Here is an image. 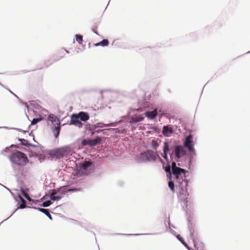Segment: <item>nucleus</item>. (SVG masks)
<instances>
[{
    "instance_id": "nucleus-1",
    "label": "nucleus",
    "mask_w": 250,
    "mask_h": 250,
    "mask_svg": "<svg viewBox=\"0 0 250 250\" xmlns=\"http://www.w3.org/2000/svg\"><path fill=\"white\" fill-rule=\"evenodd\" d=\"M176 185L179 188V199L183 202L187 203L188 202V193L187 191L188 186V180L186 178L181 180L180 181L175 182Z\"/></svg>"
},
{
    "instance_id": "nucleus-2",
    "label": "nucleus",
    "mask_w": 250,
    "mask_h": 250,
    "mask_svg": "<svg viewBox=\"0 0 250 250\" xmlns=\"http://www.w3.org/2000/svg\"><path fill=\"white\" fill-rule=\"evenodd\" d=\"M10 160L13 163L20 166H25L28 162L26 155L18 151L11 154Z\"/></svg>"
},
{
    "instance_id": "nucleus-3",
    "label": "nucleus",
    "mask_w": 250,
    "mask_h": 250,
    "mask_svg": "<svg viewBox=\"0 0 250 250\" xmlns=\"http://www.w3.org/2000/svg\"><path fill=\"white\" fill-rule=\"evenodd\" d=\"M171 168L175 182L180 181L181 180L186 178V174L188 173V171L184 169L177 167L175 162H173L172 163Z\"/></svg>"
},
{
    "instance_id": "nucleus-4",
    "label": "nucleus",
    "mask_w": 250,
    "mask_h": 250,
    "mask_svg": "<svg viewBox=\"0 0 250 250\" xmlns=\"http://www.w3.org/2000/svg\"><path fill=\"white\" fill-rule=\"evenodd\" d=\"M49 122H51L54 127L53 128V132L55 137L57 138L59 136L61 130L60 121L56 115L51 114L49 115L47 119L48 124H49Z\"/></svg>"
},
{
    "instance_id": "nucleus-5",
    "label": "nucleus",
    "mask_w": 250,
    "mask_h": 250,
    "mask_svg": "<svg viewBox=\"0 0 250 250\" xmlns=\"http://www.w3.org/2000/svg\"><path fill=\"white\" fill-rule=\"evenodd\" d=\"M71 151L70 147L65 146L52 151L50 154L53 157L60 159L68 155Z\"/></svg>"
},
{
    "instance_id": "nucleus-6",
    "label": "nucleus",
    "mask_w": 250,
    "mask_h": 250,
    "mask_svg": "<svg viewBox=\"0 0 250 250\" xmlns=\"http://www.w3.org/2000/svg\"><path fill=\"white\" fill-rule=\"evenodd\" d=\"M141 155L143 157L144 161H155L158 158L160 159L159 155L151 150H147L146 151L141 153Z\"/></svg>"
},
{
    "instance_id": "nucleus-7",
    "label": "nucleus",
    "mask_w": 250,
    "mask_h": 250,
    "mask_svg": "<svg viewBox=\"0 0 250 250\" xmlns=\"http://www.w3.org/2000/svg\"><path fill=\"white\" fill-rule=\"evenodd\" d=\"M92 165V163L90 161H85L82 164L80 167V171L83 174L88 175L91 172L90 167Z\"/></svg>"
},
{
    "instance_id": "nucleus-8",
    "label": "nucleus",
    "mask_w": 250,
    "mask_h": 250,
    "mask_svg": "<svg viewBox=\"0 0 250 250\" xmlns=\"http://www.w3.org/2000/svg\"><path fill=\"white\" fill-rule=\"evenodd\" d=\"M70 125H74L79 128L83 126V123L80 121V119L77 114H73L71 117Z\"/></svg>"
},
{
    "instance_id": "nucleus-9",
    "label": "nucleus",
    "mask_w": 250,
    "mask_h": 250,
    "mask_svg": "<svg viewBox=\"0 0 250 250\" xmlns=\"http://www.w3.org/2000/svg\"><path fill=\"white\" fill-rule=\"evenodd\" d=\"M174 152L176 157L177 158H180L186 154V151L184 146H177L175 147Z\"/></svg>"
},
{
    "instance_id": "nucleus-10",
    "label": "nucleus",
    "mask_w": 250,
    "mask_h": 250,
    "mask_svg": "<svg viewBox=\"0 0 250 250\" xmlns=\"http://www.w3.org/2000/svg\"><path fill=\"white\" fill-rule=\"evenodd\" d=\"M192 137L191 135H188L184 142V146L188 148L189 151L194 150L193 145L192 142Z\"/></svg>"
},
{
    "instance_id": "nucleus-11",
    "label": "nucleus",
    "mask_w": 250,
    "mask_h": 250,
    "mask_svg": "<svg viewBox=\"0 0 250 250\" xmlns=\"http://www.w3.org/2000/svg\"><path fill=\"white\" fill-rule=\"evenodd\" d=\"M79 118H80V120L85 122L89 120V116L88 114L87 113L84 112H80L78 114H77Z\"/></svg>"
},
{
    "instance_id": "nucleus-12",
    "label": "nucleus",
    "mask_w": 250,
    "mask_h": 250,
    "mask_svg": "<svg viewBox=\"0 0 250 250\" xmlns=\"http://www.w3.org/2000/svg\"><path fill=\"white\" fill-rule=\"evenodd\" d=\"M157 109H155L152 111H147L145 113L146 116L150 119H154L157 115Z\"/></svg>"
},
{
    "instance_id": "nucleus-13",
    "label": "nucleus",
    "mask_w": 250,
    "mask_h": 250,
    "mask_svg": "<svg viewBox=\"0 0 250 250\" xmlns=\"http://www.w3.org/2000/svg\"><path fill=\"white\" fill-rule=\"evenodd\" d=\"M162 132L164 136H168L169 134L173 133V130L171 127H169L168 126H164L163 128Z\"/></svg>"
},
{
    "instance_id": "nucleus-14",
    "label": "nucleus",
    "mask_w": 250,
    "mask_h": 250,
    "mask_svg": "<svg viewBox=\"0 0 250 250\" xmlns=\"http://www.w3.org/2000/svg\"><path fill=\"white\" fill-rule=\"evenodd\" d=\"M102 139L100 137H97L93 140H88V145L90 146H94L97 144L100 143Z\"/></svg>"
},
{
    "instance_id": "nucleus-15",
    "label": "nucleus",
    "mask_w": 250,
    "mask_h": 250,
    "mask_svg": "<svg viewBox=\"0 0 250 250\" xmlns=\"http://www.w3.org/2000/svg\"><path fill=\"white\" fill-rule=\"evenodd\" d=\"M144 118L140 115L139 116H135L132 117H131L130 123H133L136 122H139L142 121L144 120Z\"/></svg>"
},
{
    "instance_id": "nucleus-16",
    "label": "nucleus",
    "mask_w": 250,
    "mask_h": 250,
    "mask_svg": "<svg viewBox=\"0 0 250 250\" xmlns=\"http://www.w3.org/2000/svg\"><path fill=\"white\" fill-rule=\"evenodd\" d=\"M108 44H109L108 41L107 39H104L101 42H100L98 43H95L94 44V45L96 46H99V45H101L102 46H106L108 45Z\"/></svg>"
},
{
    "instance_id": "nucleus-17",
    "label": "nucleus",
    "mask_w": 250,
    "mask_h": 250,
    "mask_svg": "<svg viewBox=\"0 0 250 250\" xmlns=\"http://www.w3.org/2000/svg\"><path fill=\"white\" fill-rule=\"evenodd\" d=\"M151 147L154 149L155 150H156L159 146V144L155 140H152L150 143Z\"/></svg>"
},
{
    "instance_id": "nucleus-18",
    "label": "nucleus",
    "mask_w": 250,
    "mask_h": 250,
    "mask_svg": "<svg viewBox=\"0 0 250 250\" xmlns=\"http://www.w3.org/2000/svg\"><path fill=\"white\" fill-rule=\"evenodd\" d=\"M38 209L41 212L44 213L46 216H47L51 220H52V216L50 213L49 212L48 210L47 209L42 208H39Z\"/></svg>"
},
{
    "instance_id": "nucleus-19",
    "label": "nucleus",
    "mask_w": 250,
    "mask_h": 250,
    "mask_svg": "<svg viewBox=\"0 0 250 250\" xmlns=\"http://www.w3.org/2000/svg\"><path fill=\"white\" fill-rule=\"evenodd\" d=\"M56 194V192H53L50 196V199L53 201H58L60 200L61 198V197L59 196H56L55 194Z\"/></svg>"
},
{
    "instance_id": "nucleus-20",
    "label": "nucleus",
    "mask_w": 250,
    "mask_h": 250,
    "mask_svg": "<svg viewBox=\"0 0 250 250\" xmlns=\"http://www.w3.org/2000/svg\"><path fill=\"white\" fill-rule=\"evenodd\" d=\"M43 119V117H40L38 118H35L32 121L31 125H34L38 123V122L42 121Z\"/></svg>"
},
{
    "instance_id": "nucleus-21",
    "label": "nucleus",
    "mask_w": 250,
    "mask_h": 250,
    "mask_svg": "<svg viewBox=\"0 0 250 250\" xmlns=\"http://www.w3.org/2000/svg\"><path fill=\"white\" fill-rule=\"evenodd\" d=\"M168 187L172 192H174L175 191V185L173 182L169 181L168 182Z\"/></svg>"
},
{
    "instance_id": "nucleus-22",
    "label": "nucleus",
    "mask_w": 250,
    "mask_h": 250,
    "mask_svg": "<svg viewBox=\"0 0 250 250\" xmlns=\"http://www.w3.org/2000/svg\"><path fill=\"white\" fill-rule=\"evenodd\" d=\"M76 40L79 44H82L83 42V36L81 35H76Z\"/></svg>"
},
{
    "instance_id": "nucleus-23",
    "label": "nucleus",
    "mask_w": 250,
    "mask_h": 250,
    "mask_svg": "<svg viewBox=\"0 0 250 250\" xmlns=\"http://www.w3.org/2000/svg\"><path fill=\"white\" fill-rule=\"evenodd\" d=\"M169 150V145L167 142L164 143L163 152H167Z\"/></svg>"
},
{
    "instance_id": "nucleus-24",
    "label": "nucleus",
    "mask_w": 250,
    "mask_h": 250,
    "mask_svg": "<svg viewBox=\"0 0 250 250\" xmlns=\"http://www.w3.org/2000/svg\"><path fill=\"white\" fill-rule=\"evenodd\" d=\"M98 126L97 125H94V127L93 128V131L91 133L92 134H94L95 133H99L101 131H103V130H100V129L97 130L96 128Z\"/></svg>"
},
{
    "instance_id": "nucleus-25",
    "label": "nucleus",
    "mask_w": 250,
    "mask_h": 250,
    "mask_svg": "<svg viewBox=\"0 0 250 250\" xmlns=\"http://www.w3.org/2000/svg\"><path fill=\"white\" fill-rule=\"evenodd\" d=\"M51 204V202L50 200L46 201L43 202L42 206L44 207L49 206Z\"/></svg>"
},
{
    "instance_id": "nucleus-26",
    "label": "nucleus",
    "mask_w": 250,
    "mask_h": 250,
    "mask_svg": "<svg viewBox=\"0 0 250 250\" xmlns=\"http://www.w3.org/2000/svg\"><path fill=\"white\" fill-rule=\"evenodd\" d=\"M177 237L184 246L188 248V245L187 243L184 241V240L181 237H180L179 235H178Z\"/></svg>"
},
{
    "instance_id": "nucleus-27",
    "label": "nucleus",
    "mask_w": 250,
    "mask_h": 250,
    "mask_svg": "<svg viewBox=\"0 0 250 250\" xmlns=\"http://www.w3.org/2000/svg\"><path fill=\"white\" fill-rule=\"evenodd\" d=\"M26 207V202L25 201L23 200L22 203L20 205V208H24Z\"/></svg>"
},
{
    "instance_id": "nucleus-28",
    "label": "nucleus",
    "mask_w": 250,
    "mask_h": 250,
    "mask_svg": "<svg viewBox=\"0 0 250 250\" xmlns=\"http://www.w3.org/2000/svg\"><path fill=\"white\" fill-rule=\"evenodd\" d=\"M82 145L83 146H86V145H88V140H83V141H82Z\"/></svg>"
},
{
    "instance_id": "nucleus-29",
    "label": "nucleus",
    "mask_w": 250,
    "mask_h": 250,
    "mask_svg": "<svg viewBox=\"0 0 250 250\" xmlns=\"http://www.w3.org/2000/svg\"><path fill=\"white\" fill-rule=\"evenodd\" d=\"M97 27L96 26V27L93 28L92 31H93V32H94L95 33H96V34L98 35V33L97 32Z\"/></svg>"
},
{
    "instance_id": "nucleus-30",
    "label": "nucleus",
    "mask_w": 250,
    "mask_h": 250,
    "mask_svg": "<svg viewBox=\"0 0 250 250\" xmlns=\"http://www.w3.org/2000/svg\"><path fill=\"white\" fill-rule=\"evenodd\" d=\"M166 171L167 172H169L170 173V167L169 166H168V167H166Z\"/></svg>"
},
{
    "instance_id": "nucleus-31",
    "label": "nucleus",
    "mask_w": 250,
    "mask_h": 250,
    "mask_svg": "<svg viewBox=\"0 0 250 250\" xmlns=\"http://www.w3.org/2000/svg\"><path fill=\"white\" fill-rule=\"evenodd\" d=\"M167 152H164V155H163V157L165 159H167Z\"/></svg>"
},
{
    "instance_id": "nucleus-32",
    "label": "nucleus",
    "mask_w": 250,
    "mask_h": 250,
    "mask_svg": "<svg viewBox=\"0 0 250 250\" xmlns=\"http://www.w3.org/2000/svg\"><path fill=\"white\" fill-rule=\"evenodd\" d=\"M98 124H99V125H101V126H100L101 127H103V126H109V125H107V124H106V125H104V124H103V123H99Z\"/></svg>"
},
{
    "instance_id": "nucleus-33",
    "label": "nucleus",
    "mask_w": 250,
    "mask_h": 250,
    "mask_svg": "<svg viewBox=\"0 0 250 250\" xmlns=\"http://www.w3.org/2000/svg\"><path fill=\"white\" fill-rule=\"evenodd\" d=\"M24 196L26 197V198H27V199H29V198L27 197V196H26V195L25 194H24Z\"/></svg>"
}]
</instances>
